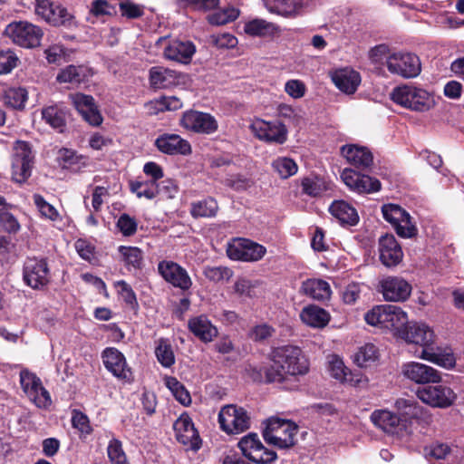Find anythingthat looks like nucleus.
<instances>
[{
	"instance_id": "obj_1",
	"label": "nucleus",
	"mask_w": 464,
	"mask_h": 464,
	"mask_svg": "<svg viewBox=\"0 0 464 464\" xmlns=\"http://www.w3.org/2000/svg\"><path fill=\"white\" fill-rule=\"evenodd\" d=\"M270 365L264 368L266 382L286 390L298 386L299 377L309 371V362L301 349L294 345L275 348L270 354Z\"/></svg>"
},
{
	"instance_id": "obj_2",
	"label": "nucleus",
	"mask_w": 464,
	"mask_h": 464,
	"mask_svg": "<svg viewBox=\"0 0 464 464\" xmlns=\"http://www.w3.org/2000/svg\"><path fill=\"white\" fill-rule=\"evenodd\" d=\"M399 338L408 343L417 344L422 347L419 358L435 363L445 369H451L456 364L453 353L449 352H434L431 345L434 343L435 334L433 330L421 322H409L401 331Z\"/></svg>"
},
{
	"instance_id": "obj_3",
	"label": "nucleus",
	"mask_w": 464,
	"mask_h": 464,
	"mask_svg": "<svg viewBox=\"0 0 464 464\" xmlns=\"http://www.w3.org/2000/svg\"><path fill=\"white\" fill-rule=\"evenodd\" d=\"M368 324L390 330L399 338L408 323L407 313L395 304H382L373 307L365 314Z\"/></svg>"
},
{
	"instance_id": "obj_4",
	"label": "nucleus",
	"mask_w": 464,
	"mask_h": 464,
	"mask_svg": "<svg viewBox=\"0 0 464 464\" xmlns=\"http://www.w3.org/2000/svg\"><path fill=\"white\" fill-rule=\"evenodd\" d=\"M297 425L288 420L271 417L266 420L263 437L266 442L277 449H289L295 444Z\"/></svg>"
},
{
	"instance_id": "obj_5",
	"label": "nucleus",
	"mask_w": 464,
	"mask_h": 464,
	"mask_svg": "<svg viewBox=\"0 0 464 464\" xmlns=\"http://www.w3.org/2000/svg\"><path fill=\"white\" fill-rule=\"evenodd\" d=\"M391 98L395 103L416 111H428L434 102L430 92L412 85L395 88L391 93Z\"/></svg>"
},
{
	"instance_id": "obj_6",
	"label": "nucleus",
	"mask_w": 464,
	"mask_h": 464,
	"mask_svg": "<svg viewBox=\"0 0 464 464\" xmlns=\"http://www.w3.org/2000/svg\"><path fill=\"white\" fill-rule=\"evenodd\" d=\"M34 155L28 142L17 140L14 144L11 169L12 179L16 183H24L32 175Z\"/></svg>"
},
{
	"instance_id": "obj_7",
	"label": "nucleus",
	"mask_w": 464,
	"mask_h": 464,
	"mask_svg": "<svg viewBox=\"0 0 464 464\" xmlns=\"http://www.w3.org/2000/svg\"><path fill=\"white\" fill-rule=\"evenodd\" d=\"M5 34L19 46L34 48L41 44L43 31L31 23L19 21L9 24L5 27Z\"/></svg>"
},
{
	"instance_id": "obj_8",
	"label": "nucleus",
	"mask_w": 464,
	"mask_h": 464,
	"mask_svg": "<svg viewBox=\"0 0 464 464\" xmlns=\"http://www.w3.org/2000/svg\"><path fill=\"white\" fill-rule=\"evenodd\" d=\"M221 429L227 434L244 432L250 427V417L246 411L236 405L224 406L218 414Z\"/></svg>"
},
{
	"instance_id": "obj_9",
	"label": "nucleus",
	"mask_w": 464,
	"mask_h": 464,
	"mask_svg": "<svg viewBox=\"0 0 464 464\" xmlns=\"http://www.w3.org/2000/svg\"><path fill=\"white\" fill-rule=\"evenodd\" d=\"M417 390V397L425 404L433 408L445 409L451 406L457 399L454 391L444 384L433 383Z\"/></svg>"
},
{
	"instance_id": "obj_10",
	"label": "nucleus",
	"mask_w": 464,
	"mask_h": 464,
	"mask_svg": "<svg viewBox=\"0 0 464 464\" xmlns=\"http://www.w3.org/2000/svg\"><path fill=\"white\" fill-rule=\"evenodd\" d=\"M242 454L256 464H269L277 459L275 451L266 449L256 433H249L238 442Z\"/></svg>"
},
{
	"instance_id": "obj_11",
	"label": "nucleus",
	"mask_w": 464,
	"mask_h": 464,
	"mask_svg": "<svg viewBox=\"0 0 464 464\" xmlns=\"http://www.w3.org/2000/svg\"><path fill=\"white\" fill-rule=\"evenodd\" d=\"M266 253L265 246L245 238H234L227 246V256L232 260L256 262L263 258Z\"/></svg>"
},
{
	"instance_id": "obj_12",
	"label": "nucleus",
	"mask_w": 464,
	"mask_h": 464,
	"mask_svg": "<svg viewBox=\"0 0 464 464\" xmlns=\"http://www.w3.org/2000/svg\"><path fill=\"white\" fill-rule=\"evenodd\" d=\"M388 71L402 78H414L420 72L421 66L419 57L411 53H395L387 58Z\"/></svg>"
},
{
	"instance_id": "obj_13",
	"label": "nucleus",
	"mask_w": 464,
	"mask_h": 464,
	"mask_svg": "<svg viewBox=\"0 0 464 464\" xmlns=\"http://www.w3.org/2000/svg\"><path fill=\"white\" fill-rule=\"evenodd\" d=\"M20 383L24 392L39 408H46L51 404L49 392L42 385L40 378L24 369L20 372Z\"/></svg>"
},
{
	"instance_id": "obj_14",
	"label": "nucleus",
	"mask_w": 464,
	"mask_h": 464,
	"mask_svg": "<svg viewBox=\"0 0 464 464\" xmlns=\"http://www.w3.org/2000/svg\"><path fill=\"white\" fill-rule=\"evenodd\" d=\"M24 283L33 289H41L48 285L51 278L50 268L44 258H27L23 269Z\"/></svg>"
},
{
	"instance_id": "obj_15",
	"label": "nucleus",
	"mask_w": 464,
	"mask_h": 464,
	"mask_svg": "<svg viewBox=\"0 0 464 464\" xmlns=\"http://www.w3.org/2000/svg\"><path fill=\"white\" fill-rule=\"evenodd\" d=\"M401 373L404 379L416 384L438 383L441 373L435 368L418 362H407L401 365Z\"/></svg>"
},
{
	"instance_id": "obj_16",
	"label": "nucleus",
	"mask_w": 464,
	"mask_h": 464,
	"mask_svg": "<svg viewBox=\"0 0 464 464\" xmlns=\"http://www.w3.org/2000/svg\"><path fill=\"white\" fill-rule=\"evenodd\" d=\"M250 130L260 140L270 143L283 144L286 140L287 130L284 124L278 121H266L261 119L255 120Z\"/></svg>"
},
{
	"instance_id": "obj_17",
	"label": "nucleus",
	"mask_w": 464,
	"mask_h": 464,
	"mask_svg": "<svg viewBox=\"0 0 464 464\" xmlns=\"http://www.w3.org/2000/svg\"><path fill=\"white\" fill-rule=\"evenodd\" d=\"M158 272L171 285L181 290H188L192 280L187 270L176 262L162 260L158 264Z\"/></svg>"
},
{
	"instance_id": "obj_18",
	"label": "nucleus",
	"mask_w": 464,
	"mask_h": 464,
	"mask_svg": "<svg viewBox=\"0 0 464 464\" xmlns=\"http://www.w3.org/2000/svg\"><path fill=\"white\" fill-rule=\"evenodd\" d=\"M180 123L185 129L202 134H212L218 127L212 115L193 110L183 113Z\"/></svg>"
},
{
	"instance_id": "obj_19",
	"label": "nucleus",
	"mask_w": 464,
	"mask_h": 464,
	"mask_svg": "<svg viewBox=\"0 0 464 464\" xmlns=\"http://www.w3.org/2000/svg\"><path fill=\"white\" fill-rule=\"evenodd\" d=\"M341 179L352 191L359 194L374 193L381 188L379 179L360 174L352 169H344L341 174Z\"/></svg>"
},
{
	"instance_id": "obj_20",
	"label": "nucleus",
	"mask_w": 464,
	"mask_h": 464,
	"mask_svg": "<svg viewBox=\"0 0 464 464\" xmlns=\"http://www.w3.org/2000/svg\"><path fill=\"white\" fill-rule=\"evenodd\" d=\"M173 429L179 443L193 450L200 448L201 440L198 432L188 414H181L174 422Z\"/></svg>"
},
{
	"instance_id": "obj_21",
	"label": "nucleus",
	"mask_w": 464,
	"mask_h": 464,
	"mask_svg": "<svg viewBox=\"0 0 464 464\" xmlns=\"http://www.w3.org/2000/svg\"><path fill=\"white\" fill-rule=\"evenodd\" d=\"M328 371L330 375L342 383H347L351 386H361L367 382L361 372H352L345 367L343 360L335 355H330L328 358Z\"/></svg>"
},
{
	"instance_id": "obj_22",
	"label": "nucleus",
	"mask_w": 464,
	"mask_h": 464,
	"mask_svg": "<svg viewBox=\"0 0 464 464\" xmlns=\"http://www.w3.org/2000/svg\"><path fill=\"white\" fill-rule=\"evenodd\" d=\"M378 246L380 261L386 267L396 266L402 261L401 246L393 235L382 236L379 238Z\"/></svg>"
},
{
	"instance_id": "obj_23",
	"label": "nucleus",
	"mask_w": 464,
	"mask_h": 464,
	"mask_svg": "<svg viewBox=\"0 0 464 464\" xmlns=\"http://www.w3.org/2000/svg\"><path fill=\"white\" fill-rule=\"evenodd\" d=\"M267 11L285 18H293L308 8L313 0H263Z\"/></svg>"
},
{
	"instance_id": "obj_24",
	"label": "nucleus",
	"mask_w": 464,
	"mask_h": 464,
	"mask_svg": "<svg viewBox=\"0 0 464 464\" xmlns=\"http://www.w3.org/2000/svg\"><path fill=\"white\" fill-rule=\"evenodd\" d=\"M35 14L54 26L65 24L72 19V15L65 7L49 0H36Z\"/></svg>"
},
{
	"instance_id": "obj_25",
	"label": "nucleus",
	"mask_w": 464,
	"mask_h": 464,
	"mask_svg": "<svg viewBox=\"0 0 464 464\" xmlns=\"http://www.w3.org/2000/svg\"><path fill=\"white\" fill-rule=\"evenodd\" d=\"M102 361L105 368L118 379L130 382L132 372L127 366L124 355L116 348H106L102 353Z\"/></svg>"
},
{
	"instance_id": "obj_26",
	"label": "nucleus",
	"mask_w": 464,
	"mask_h": 464,
	"mask_svg": "<svg viewBox=\"0 0 464 464\" xmlns=\"http://www.w3.org/2000/svg\"><path fill=\"white\" fill-rule=\"evenodd\" d=\"M383 297L391 302H401L409 298L411 285L403 278L389 276L381 283Z\"/></svg>"
},
{
	"instance_id": "obj_27",
	"label": "nucleus",
	"mask_w": 464,
	"mask_h": 464,
	"mask_svg": "<svg viewBox=\"0 0 464 464\" xmlns=\"http://www.w3.org/2000/svg\"><path fill=\"white\" fill-rule=\"evenodd\" d=\"M395 407L403 419L402 421L416 420L429 423L431 420V415L429 411L413 398H400L395 401Z\"/></svg>"
},
{
	"instance_id": "obj_28",
	"label": "nucleus",
	"mask_w": 464,
	"mask_h": 464,
	"mask_svg": "<svg viewBox=\"0 0 464 464\" xmlns=\"http://www.w3.org/2000/svg\"><path fill=\"white\" fill-rule=\"evenodd\" d=\"M196 52V47L189 41L171 40L164 47L165 59L180 63H188Z\"/></svg>"
},
{
	"instance_id": "obj_29",
	"label": "nucleus",
	"mask_w": 464,
	"mask_h": 464,
	"mask_svg": "<svg viewBox=\"0 0 464 464\" xmlns=\"http://www.w3.org/2000/svg\"><path fill=\"white\" fill-rule=\"evenodd\" d=\"M342 155L353 166L361 169H368L373 162L370 150L363 146L350 144L341 148Z\"/></svg>"
},
{
	"instance_id": "obj_30",
	"label": "nucleus",
	"mask_w": 464,
	"mask_h": 464,
	"mask_svg": "<svg viewBox=\"0 0 464 464\" xmlns=\"http://www.w3.org/2000/svg\"><path fill=\"white\" fill-rule=\"evenodd\" d=\"M155 145L160 151L169 155H187L191 151L188 141L177 134H163L156 139Z\"/></svg>"
},
{
	"instance_id": "obj_31",
	"label": "nucleus",
	"mask_w": 464,
	"mask_h": 464,
	"mask_svg": "<svg viewBox=\"0 0 464 464\" xmlns=\"http://www.w3.org/2000/svg\"><path fill=\"white\" fill-rule=\"evenodd\" d=\"M188 327L196 337L204 343L211 342L218 334V328L204 314L190 318Z\"/></svg>"
},
{
	"instance_id": "obj_32",
	"label": "nucleus",
	"mask_w": 464,
	"mask_h": 464,
	"mask_svg": "<svg viewBox=\"0 0 464 464\" xmlns=\"http://www.w3.org/2000/svg\"><path fill=\"white\" fill-rule=\"evenodd\" d=\"M331 78L335 86L347 94L355 92L361 82L359 72L349 68L336 70L332 73Z\"/></svg>"
},
{
	"instance_id": "obj_33",
	"label": "nucleus",
	"mask_w": 464,
	"mask_h": 464,
	"mask_svg": "<svg viewBox=\"0 0 464 464\" xmlns=\"http://www.w3.org/2000/svg\"><path fill=\"white\" fill-rule=\"evenodd\" d=\"M179 81L178 72L174 70L153 66L149 71V82L152 89H166L175 85Z\"/></svg>"
},
{
	"instance_id": "obj_34",
	"label": "nucleus",
	"mask_w": 464,
	"mask_h": 464,
	"mask_svg": "<svg viewBox=\"0 0 464 464\" xmlns=\"http://www.w3.org/2000/svg\"><path fill=\"white\" fill-rule=\"evenodd\" d=\"M304 324L314 328H324L330 322V314L324 308L310 304L304 307L300 313Z\"/></svg>"
},
{
	"instance_id": "obj_35",
	"label": "nucleus",
	"mask_w": 464,
	"mask_h": 464,
	"mask_svg": "<svg viewBox=\"0 0 464 464\" xmlns=\"http://www.w3.org/2000/svg\"><path fill=\"white\" fill-rule=\"evenodd\" d=\"M372 421L387 433H397L402 424V420L395 413L387 410H377L371 414Z\"/></svg>"
},
{
	"instance_id": "obj_36",
	"label": "nucleus",
	"mask_w": 464,
	"mask_h": 464,
	"mask_svg": "<svg viewBox=\"0 0 464 464\" xmlns=\"http://www.w3.org/2000/svg\"><path fill=\"white\" fill-rule=\"evenodd\" d=\"M329 211L342 225L355 226L359 222L357 210L344 200H334Z\"/></svg>"
},
{
	"instance_id": "obj_37",
	"label": "nucleus",
	"mask_w": 464,
	"mask_h": 464,
	"mask_svg": "<svg viewBox=\"0 0 464 464\" xmlns=\"http://www.w3.org/2000/svg\"><path fill=\"white\" fill-rule=\"evenodd\" d=\"M244 31L252 37H273L280 33V28L272 22L256 18L245 24Z\"/></svg>"
},
{
	"instance_id": "obj_38",
	"label": "nucleus",
	"mask_w": 464,
	"mask_h": 464,
	"mask_svg": "<svg viewBox=\"0 0 464 464\" xmlns=\"http://www.w3.org/2000/svg\"><path fill=\"white\" fill-rule=\"evenodd\" d=\"M301 291L305 295L319 301L328 300L332 294L330 285L319 278L307 279L303 282Z\"/></svg>"
},
{
	"instance_id": "obj_39",
	"label": "nucleus",
	"mask_w": 464,
	"mask_h": 464,
	"mask_svg": "<svg viewBox=\"0 0 464 464\" xmlns=\"http://www.w3.org/2000/svg\"><path fill=\"white\" fill-rule=\"evenodd\" d=\"M218 208V201L212 197H208L204 199L192 202L190 204L189 212L195 218H211L217 216Z\"/></svg>"
},
{
	"instance_id": "obj_40",
	"label": "nucleus",
	"mask_w": 464,
	"mask_h": 464,
	"mask_svg": "<svg viewBox=\"0 0 464 464\" xmlns=\"http://www.w3.org/2000/svg\"><path fill=\"white\" fill-rule=\"evenodd\" d=\"M67 110L62 104H53L43 109L42 116L46 123L63 131L66 123Z\"/></svg>"
},
{
	"instance_id": "obj_41",
	"label": "nucleus",
	"mask_w": 464,
	"mask_h": 464,
	"mask_svg": "<svg viewBox=\"0 0 464 464\" xmlns=\"http://www.w3.org/2000/svg\"><path fill=\"white\" fill-rule=\"evenodd\" d=\"M150 113L157 114L165 111H177L182 108L183 102L177 96H163L146 104Z\"/></svg>"
},
{
	"instance_id": "obj_42",
	"label": "nucleus",
	"mask_w": 464,
	"mask_h": 464,
	"mask_svg": "<svg viewBox=\"0 0 464 464\" xmlns=\"http://www.w3.org/2000/svg\"><path fill=\"white\" fill-rule=\"evenodd\" d=\"M59 160L63 169H68L72 171H79L87 166V158L77 155L73 150L68 149L60 150Z\"/></svg>"
},
{
	"instance_id": "obj_43",
	"label": "nucleus",
	"mask_w": 464,
	"mask_h": 464,
	"mask_svg": "<svg viewBox=\"0 0 464 464\" xmlns=\"http://www.w3.org/2000/svg\"><path fill=\"white\" fill-rule=\"evenodd\" d=\"M86 77L85 68L83 66L68 65L62 69L56 76V81L60 83L79 84Z\"/></svg>"
},
{
	"instance_id": "obj_44",
	"label": "nucleus",
	"mask_w": 464,
	"mask_h": 464,
	"mask_svg": "<svg viewBox=\"0 0 464 464\" xmlns=\"http://www.w3.org/2000/svg\"><path fill=\"white\" fill-rule=\"evenodd\" d=\"M155 354L159 362L165 368L175 363V355L169 340L160 338L157 341Z\"/></svg>"
},
{
	"instance_id": "obj_45",
	"label": "nucleus",
	"mask_w": 464,
	"mask_h": 464,
	"mask_svg": "<svg viewBox=\"0 0 464 464\" xmlns=\"http://www.w3.org/2000/svg\"><path fill=\"white\" fill-rule=\"evenodd\" d=\"M130 188L132 193H135L138 198H145L147 199H153L158 196V183L150 179L144 181H131Z\"/></svg>"
},
{
	"instance_id": "obj_46",
	"label": "nucleus",
	"mask_w": 464,
	"mask_h": 464,
	"mask_svg": "<svg viewBox=\"0 0 464 464\" xmlns=\"http://www.w3.org/2000/svg\"><path fill=\"white\" fill-rule=\"evenodd\" d=\"M118 250L126 266H131L135 269L141 267L143 253L139 247L120 246Z\"/></svg>"
},
{
	"instance_id": "obj_47",
	"label": "nucleus",
	"mask_w": 464,
	"mask_h": 464,
	"mask_svg": "<svg viewBox=\"0 0 464 464\" xmlns=\"http://www.w3.org/2000/svg\"><path fill=\"white\" fill-rule=\"evenodd\" d=\"M165 385L173 396L182 405L188 406L191 402V397L185 386L177 378L169 376L165 378Z\"/></svg>"
},
{
	"instance_id": "obj_48",
	"label": "nucleus",
	"mask_w": 464,
	"mask_h": 464,
	"mask_svg": "<svg viewBox=\"0 0 464 464\" xmlns=\"http://www.w3.org/2000/svg\"><path fill=\"white\" fill-rule=\"evenodd\" d=\"M301 186L303 193L310 197H318L326 189L324 180L315 175L302 179Z\"/></svg>"
},
{
	"instance_id": "obj_49",
	"label": "nucleus",
	"mask_w": 464,
	"mask_h": 464,
	"mask_svg": "<svg viewBox=\"0 0 464 464\" xmlns=\"http://www.w3.org/2000/svg\"><path fill=\"white\" fill-rule=\"evenodd\" d=\"M27 91L23 87L9 88L4 93V102L14 109H22L27 100Z\"/></svg>"
},
{
	"instance_id": "obj_50",
	"label": "nucleus",
	"mask_w": 464,
	"mask_h": 464,
	"mask_svg": "<svg viewBox=\"0 0 464 464\" xmlns=\"http://www.w3.org/2000/svg\"><path fill=\"white\" fill-rule=\"evenodd\" d=\"M272 167L282 179H287L295 175L298 170L297 164L295 160L286 157L275 160L272 163Z\"/></svg>"
},
{
	"instance_id": "obj_51",
	"label": "nucleus",
	"mask_w": 464,
	"mask_h": 464,
	"mask_svg": "<svg viewBox=\"0 0 464 464\" xmlns=\"http://www.w3.org/2000/svg\"><path fill=\"white\" fill-rule=\"evenodd\" d=\"M377 358V349L372 343L362 346L354 354V362L360 367H366Z\"/></svg>"
},
{
	"instance_id": "obj_52",
	"label": "nucleus",
	"mask_w": 464,
	"mask_h": 464,
	"mask_svg": "<svg viewBox=\"0 0 464 464\" xmlns=\"http://www.w3.org/2000/svg\"><path fill=\"white\" fill-rule=\"evenodd\" d=\"M203 274L214 283L227 282L233 276V271L227 266H207Z\"/></svg>"
},
{
	"instance_id": "obj_53",
	"label": "nucleus",
	"mask_w": 464,
	"mask_h": 464,
	"mask_svg": "<svg viewBox=\"0 0 464 464\" xmlns=\"http://www.w3.org/2000/svg\"><path fill=\"white\" fill-rule=\"evenodd\" d=\"M33 198L36 208L43 217L52 221H57L60 219V215L56 208L48 203L43 196L34 194Z\"/></svg>"
},
{
	"instance_id": "obj_54",
	"label": "nucleus",
	"mask_w": 464,
	"mask_h": 464,
	"mask_svg": "<svg viewBox=\"0 0 464 464\" xmlns=\"http://www.w3.org/2000/svg\"><path fill=\"white\" fill-rule=\"evenodd\" d=\"M108 457L112 464H125L127 461L126 454L122 449L121 442L117 439L110 440L107 448Z\"/></svg>"
},
{
	"instance_id": "obj_55",
	"label": "nucleus",
	"mask_w": 464,
	"mask_h": 464,
	"mask_svg": "<svg viewBox=\"0 0 464 464\" xmlns=\"http://www.w3.org/2000/svg\"><path fill=\"white\" fill-rule=\"evenodd\" d=\"M383 218L392 226H394L401 218L406 217L407 211L395 204H386L382 208Z\"/></svg>"
},
{
	"instance_id": "obj_56",
	"label": "nucleus",
	"mask_w": 464,
	"mask_h": 464,
	"mask_svg": "<svg viewBox=\"0 0 464 464\" xmlns=\"http://www.w3.org/2000/svg\"><path fill=\"white\" fill-rule=\"evenodd\" d=\"M392 227L401 237L410 238L414 237L417 233V228L411 222L408 212L406 213V217L401 218L400 221Z\"/></svg>"
},
{
	"instance_id": "obj_57",
	"label": "nucleus",
	"mask_w": 464,
	"mask_h": 464,
	"mask_svg": "<svg viewBox=\"0 0 464 464\" xmlns=\"http://www.w3.org/2000/svg\"><path fill=\"white\" fill-rule=\"evenodd\" d=\"M18 61L14 51L10 49L0 51V75L11 72L17 66Z\"/></svg>"
},
{
	"instance_id": "obj_58",
	"label": "nucleus",
	"mask_w": 464,
	"mask_h": 464,
	"mask_svg": "<svg viewBox=\"0 0 464 464\" xmlns=\"http://www.w3.org/2000/svg\"><path fill=\"white\" fill-rule=\"evenodd\" d=\"M137 221L135 218L130 217L128 214L120 216L117 221V227L125 237L132 236L137 231Z\"/></svg>"
},
{
	"instance_id": "obj_59",
	"label": "nucleus",
	"mask_w": 464,
	"mask_h": 464,
	"mask_svg": "<svg viewBox=\"0 0 464 464\" xmlns=\"http://www.w3.org/2000/svg\"><path fill=\"white\" fill-rule=\"evenodd\" d=\"M257 283L246 278H239L235 283V292L241 296L252 298L256 295Z\"/></svg>"
},
{
	"instance_id": "obj_60",
	"label": "nucleus",
	"mask_w": 464,
	"mask_h": 464,
	"mask_svg": "<svg viewBox=\"0 0 464 464\" xmlns=\"http://www.w3.org/2000/svg\"><path fill=\"white\" fill-rule=\"evenodd\" d=\"M219 0H179L180 7H190L194 10H211L216 8Z\"/></svg>"
},
{
	"instance_id": "obj_61",
	"label": "nucleus",
	"mask_w": 464,
	"mask_h": 464,
	"mask_svg": "<svg viewBox=\"0 0 464 464\" xmlns=\"http://www.w3.org/2000/svg\"><path fill=\"white\" fill-rule=\"evenodd\" d=\"M158 196L164 198H174L179 191L178 185L172 179H164L158 183Z\"/></svg>"
},
{
	"instance_id": "obj_62",
	"label": "nucleus",
	"mask_w": 464,
	"mask_h": 464,
	"mask_svg": "<svg viewBox=\"0 0 464 464\" xmlns=\"http://www.w3.org/2000/svg\"><path fill=\"white\" fill-rule=\"evenodd\" d=\"M69 99L79 113L85 109H88L89 106H93V103L95 102L92 96L81 92L70 94Z\"/></svg>"
},
{
	"instance_id": "obj_63",
	"label": "nucleus",
	"mask_w": 464,
	"mask_h": 464,
	"mask_svg": "<svg viewBox=\"0 0 464 464\" xmlns=\"http://www.w3.org/2000/svg\"><path fill=\"white\" fill-rule=\"evenodd\" d=\"M305 91V84L300 80H289L285 84V92L294 99L304 97Z\"/></svg>"
},
{
	"instance_id": "obj_64",
	"label": "nucleus",
	"mask_w": 464,
	"mask_h": 464,
	"mask_svg": "<svg viewBox=\"0 0 464 464\" xmlns=\"http://www.w3.org/2000/svg\"><path fill=\"white\" fill-rule=\"evenodd\" d=\"M80 114L92 126L97 127L102 123L103 118L95 102L93 106H89L88 109H85Z\"/></svg>"
}]
</instances>
